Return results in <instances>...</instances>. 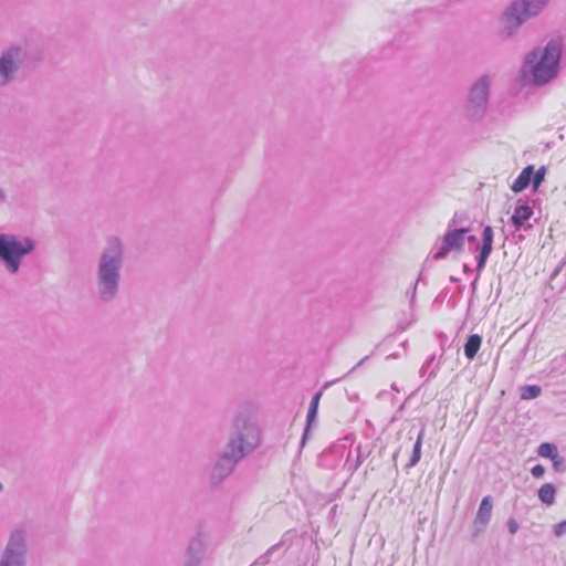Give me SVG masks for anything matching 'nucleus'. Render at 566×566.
I'll return each mask as SVG.
<instances>
[{
  "instance_id": "f257e3e1",
  "label": "nucleus",
  "mask_w": 566,
  "mask_h": 566,
  "mask_svg": "<svg viewBox=\"0 0 566 566\" xmlns=\"http://www.w3.org/2000/svg\"><path fill=\"white\" fill-rule=\"evenodd\" d=\"M124 264V242L116 235L108 237L98 253L94 272L95 294L101 303L108 304L117 298Z\"/></svg>"
},
{
  "instance_id": "f03ea898",
  "label": "nucleus",
  "mask_w": 566,
  "mask_h": 566,
  "mask_svg": "<svg viewBox=\"0 0 566 566\" xmlns=\"http://www.w3.org/2000/svg\"><path fill=\"white\" fill-rule=\"evenodd\" d=\"M563 41L554 38L545 46L533 49L525 57L523 73L531 76L533 84L542 86L557 76Z\"/></svg>"
},
{
  "instance_id": "7ed1b4c3",
  "label": "nucleus",
  "mask_w": 566,
  "mask_h": 566,
  "mask_svg": "<svg viewBox=\"0 0 566 566\" xmlns=\"http://www.w3.org/2000/svg\"><path fill=\"white\" fill-rule=\"evenodd\" d=\"M549 0H514L502 12L500 36L511 39L530 19L538 17Z\"/></svg>"
},
{
  "instance_id": "20e7f679",
  "label": "nucleus",
  "mask_w": 566,
  "mask_h": 566,
  "mask_svg": "<svg viewBox=\"0 0 566 566\" xmlns=\"http://www.w3.org/2000/svg\"><path fill=\"white\" fill-rule=\"evenodd\" d=\"M35 242L29 238H20L14 234H0V264L11 274H17L22 265L24 256L32 253Z\"/></svg>"
},
{
  "instance_id": "39448f33",
  "label": "nucleus",
  "mask_w": 566,
  "mask_h": 566,
  "mask_svg": "<svg viewBox=\"0 0 566 566\" xmlns=\"http://www.w3.org/2000/svg\"><path fill=\"white\" fill-rule=\"evenodd\" d=\"M233 427L234 431L222 452L239 462L254 449L256 436L254 427L245 420H235Z\"/></svg>"
},
{
  "instance_id": "423d86ee",
  "label": "nucleus",
  "mask_w": 566,
  "mask_h": 566,
  "mask_svg": "<svg viewBox=\"0 0 566 566\" xmlns=\"http://www.w3.org/2000/svg\"><path fill=\"white\" fill-rule=\"evenodd\" d=\"M29 547L25 530H13L0 552V566H28Z\"/></svg>"
},
{
  "instance_id": "0eeeda50",
  "label": "nucleus",
  "mask_w": 566,
  "mask_h": 566,
  "mask_svg": "<svg viewBox=\"0 0 566 566\" xmlns=\"http://www.w3.org/2000/svg\"><path fill=\"white\" fill-rule=\"evenodd\" d=\"M491 86V77L489 75L481 76L471 87L467 113L471 119H480L488 107L489 94Z\"/></svg>"
},
{
  "instance_id": "6e6552de",
  "label": "nucleus",
  "mask_w": 566,
  "mask_h": 566,
  "mask_svg": "<svg viewBox=\"0 0 566 566\" xmlns=\"http://www.w3.org/2000/svg\"><path fill=\"white\" fill-rule=\"evenodd\" d=\"M25 57V52L20 46H11L0 55V87L12 83L20 71Z\"/></svg>"
},
{
  "instance_id": "1a4fd4ad",
  "label": "nucleus",
  "mask_w": 566,
  "mask_h": 566,
  "mask_svg": "<svg viewBox=\"0 0 566 566\" xmlns=\"http://www.w3.org/2000/svg\"><path fill=\"white\" fill-rule=\"evenodd\" d=\"M468 228L448 229L442 238L441 245L433 254V259H446L451 251L461 252L464 248L465 234H468Z\"/></svg>"
},
{
  "instance_id": "9d476101",
  "label": "nucleus",
  "mask_w": 566,
  "mask_h": 566,
  "mask_svg": "<svg viewBox=\"0 0 566 566\" xmlns=\"http://www.w3.org/2000/svg\"><path fill=\"white\" fill-rule=\"evenodd\" d=\"M493 229L491 226L484 227L482 231V245H476V251H479V254L476 256V272L478 275L471 283L472 293L476 290L478 280L480 277V273L485 268L488 258L490 256L492 250H493Z\"/></svg>"
},
{
  "instance_id": "9b49d317",
  "label": "nucleus",
  "mask_w": 566,
  "mask_h": 566,
  "mask_svg": "<svg viewBox=\"0 0 566 566\" xmlns=\"http://www.w3.org/2000/svg\"><path fill=\"white\" fill-rule=\"evenodd\" d=\"M205 542L201 536L190 539L185 557V566H198L205 556Z\"/></svg>"
},
{
  "instance_id": "f8f14e48",
  "label": "nucleus",
  "mask_w": 566,
  "mask_h": 566,
  "mask_svg": "<svg viewBox=\"0 0 566 566\" xmlns=\"http://www.w3.org/2000/svg\"><path fill=\"white\" fill-rule=\"evenodd\" d=\"M235 459H232L228 453L221 452L212 470L213 480L221 481L230 475L237 465Z\"/></svg>"
},
{
  "instance_id": "ddd939ff",
  "label": "nucleus",
  "mask_w": 566,
  "mask_h": 566,
  "mask_svg": "<svg viewBox=\"0 0 566 566\" xmlns=\"http://www.w3.org/2000/svg\"><path fill=\"white\" fill-rule=\"evenodd\" d=\"M533 214V209L527 205L517 206L511 217L512 224L516 231L527 230L532 224L526 223Z\"/></svg>"
},
{
  "instance_id": "4468645a",
  "label": "nucleus",
  "mask_w": 566,
  "mask_h": 566,
  "mask_svg": "<svg viewBox=\"0 0 566 566\" xmlns=\"http://www.w3.org/2000/svg\"><path fill=\"white\" fill-rule=\"evenodd\" d=\"M321 396H322V391H318L314 395V397L311 400L308 411H307V417H306V420H307L306 427L303 432L302 442H301L302 447L305 444L306 439L308 437L311 424L317 416V409H318V402H319Z\"/></svg>"
},
{
  "instance_id": "2eb2a0df",
  "label": "nucleus",
  "mask_w": 566,
  "mask_h": 566,
  "mask_svg": "<svg viewBox=\"0 0 566 566\" xmlns=\"http://www.w3.org/2000/svg\"><path fill=\"white\" fill-rule=\"evenodd\" d=\"M492 499L491 496H484L480 503L476 517H475V525L480 524L482 526H485L490 520L492 514Z\"/></svg>"
},
{
  "instance_id": "dca6fc26",
  "label": "nucleus",
  "mask_w": 566,
  "mask_h": 566,
  "mask_svg": "<svg viewBox=\"0 0 566 566\" xmlns=\"http://www.w3.org/2000/svg\"><path fill=\"white\" fill-rule=\"evenodd\" d=\"M533 176V166L525 167L522 172L518 175V177L514 180L511 189L514 192H521L524 189H526L531 181Z\"/></svg>"
},
{
  "instance_id": "f3484780",
  "label": "nucleus",
  "mask_w": 566,
  "mask_h": 566,
  "mask_svg": "<svg viewBox=\"0 0 566 566\" xmlns=\"http://www.w3.org/2000/svg\"><path fill=\"white\" fill-rule=\"evenodd\" d=\"M482 338L478 334H472L464 344V355L468 359H473L481 347Z\"/></svg>"
},
{
  "instance_id": "a211bd4d",
  "label": "nucleus",
  "mask_w": 566,
  "mask_h": 566,
  "mask_svg": "<svg viewBox=\"0 0 566 566\" xmlns=\"http://www.w3.org/2000/svg\"><path fill=\"white\" fill-rule=\"evenodd\" d=\"M556 489L552 483L543 484L538 490L539 500L547 505H552L555 501Z\"/></svg>"
},
{
  "instance_id": "6ab92c4d",
  "label": "nucleus",
  "mask_w": 566,
  "mask_h": 566,
  "mask_svg": "<svg viewBox=\"0 0 566 566\" xmlns=\"http://www.w3.org/2000/svg\"><path fill=\"white\" fill-rule=\"evenodd\" d=\"M423 436H424V430L421 429L419 434H418V437H417V440L415 442L410 460H409V462L407 464L408 468L415 467L420 461V458H421V446H422Z\"/></svg>"
},
{
  "instance_id": "aec40b11",
  "label": "nucleus",
  "mask_w": 566,
  "mask_h": 566,
  "mask_svg": "<svg viewBox=\"0 0 566 566\" xmlns=\"http://www.w3.org/2000/svg\"><path fill=\"white\" fill-rule=\"evenodd\" d=\"M542 392V388L537 385H526L521 387V398L531 400L537 398Z\"/></svg>"
},
{
  "instance_id": "412c9836",
  "label": "nucleus",
  "mask_w": 566,
  "mask_h": 566,
  "mask_svg": "<svg viewBox=\"0 0 566 566\" xmlns=\"http://www.w3.org/2000/svg\"><path fill=\"white\" fill-rule=\"evenodd\" d=\"M537 453L539 457L548 458L551 460L558 454L556 446L548 442L539 444Z\"/></svg>"
},
{
  "instance_id": "4be33fe9",
  "label": "nucleus",
  "mask_w": 566,
  "mask_h": 566,
  "mask_svg": "<svg viewBox=\"0 0 566 566\" xmlns=\"http://www.w3.org/2000/svg\"><path fill=\"white\" fill-rule=\"evenodd\" d=\"M545 176V167L538 168L536 171L533 170L532 182L535 189L539 187Z\"/></svg>"
},
{
  "instance_id": "5701e85b",
  "label": "nucleus",
  "mask_w": 566,
  "mask_h": 566,
  "mask_svg": "<svg viewBox=\"0 0 566 566\" xmlns=\"http://www.w3.org/2000/svg\"><path fill=\"white\" fill-rule=\"evenodd\" d=\"M280 544H275L271 546L264 554H262L258 560L255 562L258 565H266L270 559L271 555L274 553V551L279 547Z\"/></svg>"
},
{
  "instance_id": "b1692460",
  "label": "nucleus",
  "mask_w": 566,
  "mask_h": 566,
  "mask_svg": "<svg viewBox=\"0 0 566 566\" xmlns=\"http://www.w3.org/2000/svg\"><path fill=\"white\" fill-rule=\"evenodd\" d=\"M553 468L557 472H564L566 470V461L559 454L552 459Z\"/></svg>"
},
{
  "instance_id": "393cba45",
  "label": "nucleus",
  "mask_w": 566,
  "mask_h": 566,
  "mask_svg": "<svg viewBox=\"0 0 566 566\" xmlns=\"http://www.w3.org/2000/svg\"><path fill=\"white\" fill-rule=\"evenodd\" d=\"M531 473L534 478L539 479L545 473V468L542 464H536L532 468Z\"/></svg>"
},
{
  "instance_id": "a878e982",
  "label": "nucleus",
  "mask_w": 566,
  "mask_h": 566,
  "mask_svg": "<svg viewBox=\"0 0 566 566\" xmlns=\"http://www.w3.org/2000/svg\"><path fill=\"white\" fill-rule=\"evenodd\" d=\"M554 534L559 537L564 534H566V520L562 521L560 523L556 524L554 527Z\"/></svg>"
},
{
  "instance_id": "bb28decb",
  "label": "nucleus",
  "mask_w": 566,
  "mask_h": 566,
  "mask_svg": "<svg viewBox=\"0 0 566 566\" xmlns=\"http://www.w3.org/2000/svg\"><path fill=\"white\" fill-rule=\"evenodd\" d=\"M518 523L514 518H510L507 521V530L510 534H515L518 531Z\"/></svg>"
},
{
  "instance_id": "cd10ccee",
  "label": "nucleus",
  "mask_w": 566,
  "mask_h": 566,
  "mask_svg": "<svg viewBox=\"0 0 566 566\" xmlns=\"http://www.w3.org/2000/svg\"><path fill=\"white\" fill-rule=\"evenodd\" d=\"M458 223V216L457 213L453 216V218L450 220L448 224V229H455V224Z\"/></svg>"
},
{
  "instance_id": "c85d7f7f",
  "label": "nucleus",
  "mask_w": 566,
  "mask_h": 566,
  "mask_svg": "<svg viewBox=\"0 0 566 566\" xmlns=\"http://www.w3.org/2000/svg\"><path fill=\"white\" fill-rule=\"evenodd\" d=\"M465 240H468L470 243H475V247H476L478 244H479L480 247L482 245V243L480 244V243L478 242V239H476V237H475V235H467V234H465Z\"/></svg>"
},
{
  "instance_id": "c756f323",
  "label": "nucleus",
  "mask_w": 566,
  "mask_h": 566,
  "mask_svg": "<svg viewBox=\"0 0 566 566\" xmlns=\"http://www.w3.org/2000/svg\"><path fill=\"white\" fill-rule=\"evenodd\" d=\"M434 359H436V356H434V355H432V356H431V357L426 361V364H424V365H426L427 367H429V366L433 363V360H434Z\"/></svg>"
},
{
  "instance_id": "7c9ffc66",
  "label": "nucleus",
  "mask_w": 566,
  "mask_h": 566,
  "mask_svg": "<svg viewBox=\"0 0 566 566\" xmlns=\"http://www.w3.org/2000/svg\"><path fill=\"white\" fill-rule=\"evenodd\" d=\"M367 359H368V356H366L361 360H359V363L353 368V370L356 369L357 367H359L360 365H363Z\"/></svg>"
},
{
  "instance_id": "2f4dec72",
  "label": "nucleus",
  "mask_w": 566,
  "mask_h": 566,
  "mask_svg": "<svg viewBox=\"0 0 566 566\" xmlns=\"http://www.w3.org/2000/svg\"><path fill=\"white\" fill-rule=\"evenodd\" d=\"M4 200V191L0 188V202Z\"/></svg>"
},
{
  "instance_id": "473e14b6",
  "label": "nucleus",
  "mask_w": 566,
  "mask_h": 566,
  "mask_svg": "<svg viewBox=\"0 0 566 566\" xmlns=\"http://www.w3.org/2000/svg\"><path fill=\"white\" fill-rule=\"evenodd\" d=\"M427 368H428V367H427L426 365H423V366L421 367V369H420V374H421V376H423V375H424V373H426Z\"/></svg>"
},
{
  "instance_id": "72a5a7b5",
  "label": "nucleus",
  "mask_w": 566,
  "mask_h": 566,
  "mask_svg": "<svg viewBox=\"0 0 566 566\" xmlns=\"http://www.w3.org/2000/svg\"><path fill=\"white\" fill-rule=\"evenodd\" d=\"M463 270H464V272H470L471 271V269L467 264H464Z\"/></svg>"
},
{
  "instance_id": "f704fd0d",
  "label": "nucleus",
  "mask_w": 566,
  "mask_h": 566,
  "mask_svg": "<svg viewBox=\"0 0 566 566\" xmlns=\"http://www.w3.org/2000/svg\"><path fill=\"white\" fill-rule=\"evenodd\" d=\"M434 375H436V370L433 369V370H431V371H430V374H429V378H430V377H433Z\"/></svg>"
}]
</instances>
